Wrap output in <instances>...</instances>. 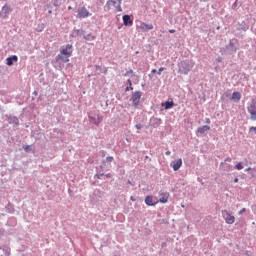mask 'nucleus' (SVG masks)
Instances as JSON below:
<instances>
[{"label":"nucleus","instance_id":"nucleus-1","mask_svg":"<svg viewBox=\"0 0 256 256\" xmlns=\"http://www.w3.org/2000/svg\"><path fill=\"white\" fill-rule=\"evenodd\" d=\"M195 67V62L193 60H183L180 63H178V73L180 75H189V71Z\"/></svg>","mask_w":256,"mask_h":256},{"label":"nucleus","instance_id":"nucleus-2","mask_svg":"<svg viewBox=\"0 0 256 256\" xmlns=\"http://www.w3.org/2000/svg\"><path fill=\"white\" fill-rule=\"evenodd\" d=\"M221 55H235L237 53V47H235V43L233 40H230L229 44L220 49Z\"/></svg>","mask_w":256,"mask_h":256},{"label":"nucleus","instance_id":"nucleus-3","mask_svg":"<svg viewBox=\"0 0 256 256\" xmlns=\"http://www.w3.org/2000/svg\"><path fill=\"white\" fill-rule=\"evenodd\" d=\"M141 97H143V92L141 91H135L132 93L130 101H132L133 107H135V109L139 107V103H141Z\"/></svg>","mask_w":256,"mask_h":256},{"label":"nucleus","instance_id":"nucleus-4","mask_svg":"<svg viewBox=\"0 0 256 256\" xmlns=\"http://www.w3.org/2000/svg\"><path fill=\"white\" fill-rule=\"evenodd\" d=\"M88 119H89V122L92 123L93 125L99 126L101 121H103V116L95 113H88Z\"/></svg>","mask_w":256,"mask_h":256},{"label":"nucleus","instance_id":"nucleus-5","mask_svg":"<svg viewBox=\"0 0 256 256\" xmlns=\"http://www.w3.org/2000/svg\"><path fill=\"white\" fill-rule=\"evenodd\" d=\"M248 113H250L251 121H256V100H252L250 105L247 107Z\"/></svg>","mask_w":256,"mask_h":256},{"label":"nucleus","instance_id":"nucleus-6","mask_svg":"<svg viewBox=\"0 0 256 256\" xmlns=\"http://www.w3.org/2000/svg\"><path fill=\"white\" fill-rule=\"evenodd\" d=\"M222 217L223 219L226 221V223L228 225H233V223H235V216H233L232 214H230L229 211L227 210H222Z\"/></svg>","mask_w":256,"mask_h":256},{"label":"nucleus","instance_id":"nucleus-7","mask_svg":"<svg viewBox=\"0 0 256 256\" xmlns=\"http://www.w3.org/2000/svg\"><path fill=\"white\" fill-rule=\"evenodd\" d=\"M61 55H64V57H71L73 55V45L67 44L66 46H63L60 49Z\"/></svg>","mask_w":256,"mask_h":256},{"label":"nucleus","instance_id":"nucleus-8","mask_svg":"<svg viewBox=\"0 0 256 256\" xmlns=\"http://www.w3.org/2000/svg\"><path fill=\"white\" fill-rule=\"evenodd\" d=\"M91 15H92L91 12H89V10L85 8V6L78 8V14H77L78 19H87V17H91Z\"/></svg>","mask_w":256,"mask_h":256},{"label":"nucleus","instance_id":"nucleus-9","mask_svg":"<svg viewBox=\"0 0 256 256\" xmlns=\"http://www.w3.org/2000/svg\"><path fill=\"white\" fill-rule=\"evenodd\" d=\"M4 117L7 123H9V125H14V127H19V118H17V116L6 114Z\"/></svg>","mask_w":256,"mask_h":256},{"label":"nucleus","instance_id":"nucleus-10","mask_svg":"<svg viewBox=\"0 0 256 256\" xmlns=\"http://www.w3.org/2000/svg\"><path fill=\"white\" fill-rule=\"evenodd\" d=\"M163 123V120L161 118H156L155 116L151 117L149 120L150 127H153L154 129H157L161 124Z\"/></svg>","mask_w":256,"mask_h":256},{"label":"nucleus","instance_id":"nucleus-11","mask_svg":"<svg viewBox=\"0 0 256 256\" xmlns=\"http://www.w3.org/2000/svg\"><path fill=\"white\" fill-rule=\"evenodd\" d=\"M123 25L125 27H133V19H131V16L128 14H125L122 16Z\"/></svg>","mask_w":256,"mask_h":256},{"label":"nucleus","instance_id":"nucleus-12","mask_svg":"<svg viewBox=\"0 0 256 256\" xmlns=\"http://www.w3.org/2000/svg\"><path fill=\"white\" fill-rule=\"evenodd\" d=\"M170 166L172 167L173 171H179V169H181L183 166V160L179 158L177 161H172Z\"/></svg>","mask_w":256,"mask_h":256},{"label":"nucleus","instance_id":"nucleus-13","mask_svg":"<svg viewBox=\"0 0 256 256\" xmlns=\"http://www.w3.org/2000/svg\"><path fill=\"white\" fill-rule=\"evenodd\" d=\"M18 61L19 57L17 55H12L6 58V65H8V67H13V65H15V63H17Z\"/></svg>","mask_w":256,"mask_h":256},{"label":"nucleus","instance_id":"nucleus-14","mask_svg":"<svg viewBox=\"0 0 256 256\" xmlns=\"http://www.w3.org/2000/svg\"><path fill=\"white\" fill-rule=\"evenodd\" d=\"M159 203H167V201H169V193L168 192H163V190H161L159 192Z\"/></svg>","mask_w":256,"mask_h":256},{"label":"nucleus","instance_id":"nucleus-15","mask_svg":"<svg viewBox=\"0 0 256 256\" xmlns=\"http://www.w3.org/2000/svg\"><path fill=\"white\" fill-rule=\"evenodd\" d=\"M145 204L148 207H155L157 205V201L153 200V196L148 195L145 198Z\"/></svg>","mask_w":256,"mask_h":256},{"label":"nucleus","instance_id":"nucleus-16","mask_svg":"<svg viewBox=\"0 0 256 256\" xmlns=\"http://www.w3.org/2000/svg\"><path fill=\"white\" fill-rule=\"evenodd\" d=\"M237 31H249V24L245 23V21L238 22Z\"/></svg>","mask_w":256,"mask_h":256},{"label":"nucleus","instance_id":"nucleus-17","mask_svg":"<svg viewBox=\"0 0 256 256\" xmlns=\"http://www.w3.org/2000/svg\"><path fill=\"white\" fill-rule=\"evenodd\" d=\"M161 107H164V109H166V111L169 109H173L175 107V102H173V101L162 102Z\"/></svg>","mask_w":256,"mask_h":256},{"label":"nucleus","instance_id":"nucleus-18","mask_svg":"<svg viewBox=\"0 0 256 256\" xmlns=\"http://www.w3.org/2000/svg\"><path fill=\"white\" fill-rule=\"evenodd\" d=\"M207 131H211V126L204 125L202 127H199L197 129L196 133H200V135H205V133H207Z\"/></svg>","mask_w":256,"mask_h":256},{"label":"nucleus","instance_id":"nucleus-19","mask_svg":"<svg viewBox=\"0 0 256 256\" xmlns=\"http://www.w3.org/2000/svg\"><path fill=\"white\" fill-rule=\"evenodd\" d=\"M230 99L234 101V103H239L241 101V94L239 92H233Z\"/></svg>","mask_w":256,"mask_h":256},{"label":"nucleus","instance_id":"nucleus-20","mask_svg":"<svg viewBox=\"0 0 256 256\" xmlns=\"http://www.w3.org/2000/svg\"><path fill=\"white\" fill-rule=\"evenodd\" d=\"M220 167H221V169L223 171H231L233 166L231 164H227V163L221 162L220 163Z\"/></svg>","mask_w":256,"mask_h":256},{"label":"nucleus","instance_id":"nucleus-21","mask_svg":"<svg viewBox=\"0 0 256 256\" xmlns=\"http://www.w3.org/2000/svg\"><path fill=\"white\" fill-rule=\"evenodd\" d=\"M141 29H143L144 31H151L153 30V24L142 23Z\"/></svg>","mask_w":256,"mask_h":256},{"label":"nucleus","instance_id":"nucleus-22","mask_svg":"<svg viewBox=\"0 0 256 256\" xmlns=\"http://www.w3.org/2000/svg\"><path fill=\"white\" fill-rule=\"evenodd\" d=\"M7 213L13 214L15 213V206L12 203H8L6 206Z\"/></svg>","mask_w":256,"mask_h":256},{"label":"nucleus","instance_id":"nucleus-23","mask_svg":"<svg viewBox=\"0 0 256 256\" xmlns=\"http://www.w3.org/2000/svg\"><path fill=\"white\" fill-rule=\"evenodd\" d=\"M53 3V7H56L57 9H59V7H61L63 5V1L65 0H51Z\"/></svg>","mask_w":256,"mask_h":256},{"label":"nucleus","instance_id":"nucleus-24","mask_svg":"<svg viewBox=\"0 0 256 256\" xmlns=\"http://www.w3.org/2000/svg\"><path fill=\"white\" fill-rule=\"evenodd\" d=\"M64 57H65V56H63V54H61V52H60V54H58V55L55 57V59L52 60V63H59L60 61L63 62Z\"/></svg>","mask_w":256,"mask_h":256},{"label":"nucleus","instance_id":"nucleus-25","mask_svg":"<svg viewBox=\"0 0 256 256\" xmlns=\"http://www.w3.org/2000/svg\"><path fill=\"white\" fill-rule=\"evenodd\" d=\"M2 11H3L5 17H7V15H9V12L11 11V7L7 6V4H5V5L2 7Z\"/></svg>","mask_w":256,"mask_h":256},{"label":"nucleus","instance_id":"nucleus-26","mask_svg":"<svg viewBox=\"0 0 256 256\" xmlns=\"http://www.w3.org/2000/svg\"><path fill=\"white\" fill-rule=\"evenodd\" d=\"M52 65L55 67V69H57L58 71H61V69H63V67H65V65L62 62H58V63H52Z\"/></svg>","mask_w":256,"mask_h":256},{"label":"nucleus","instance_id":"nucleus-27","mask_svg":"<svg viewBox=\"0 0 256 256\" xmlns=\"http://www.w3.org/2000/svg\"><path fill=\"white\" fill-rule=\"evenodd\" d=\"M83 39H85V41H95V36H93V34L89 33L87 35H84Z\"/></svg>","mask_w":256,"mask_h":256},{"label":"nucleus","instance_id":"nucleus-28","mask_svg":"<svg viewBox=\"0 0 256 256\" xmlns=\"http://www.w3.org/2000/svg\"><path fill=\"white\" fill-rule=\"evenodd\" d=\"M2 251H3L4 255H6V256L11 255V248H9V246H4L2 248Z\"/></svg>","mask_w":256,"mask_h":256},{"label":"nucleus","instance_id":"nucleus-29","mask_svg":"<svg viewBox=\"0 0 256 256\" xmlns=\"http://www.w3.org/2000/svg\"><path fill=\"white\" fill-rule=\"evenodd\" d=\"M113 161H115L113 156H107L106 159L102 161V163H113Z\"/></svg>","mask_w":256,"mask_h":256},{"label":"nucleus","instance_id":"nucleus-30","mask_svg":"<svg viewBox=\"0 0 256 256\" xmlns=\"http://www.w3.org/2000/svg\"><path fill=\"white\" fill-rule=\"evenodd\" d=\"M104 11H111V0H108L104 6Z\"/></svg>","mask_w":256,"mask_h":256},{"label":"nucleus","instance_id":"nucleus-31","mask_svg":"<svg viewBox=\"0 0 256 256\" xmlns=\"http://www.w3.org/2000/svg\"><path fill=\"white\" fill-rule=\"evenodd\" d=\"M23 149L25 153H31V151H33V147H31V145L23 146Z\"/></svg>","mask_w":256,"mask_h":256},{"label":"nucleus","instance_id":"nucleus-32","mask_svg":"<svg viewBox=\"0 0 256 256\" xmlns=\"http://www.w3.org/2000/svg\"><path fill=\"white\" fill-rule=\"evenodd\" d=\"M245 166H243V162H239L234 166V169H237L238 171H241Z\"/></svg>","mask_w":256,"mask_h":256},{"label":"nucleus","instance_id":"nucleus-33","mask_svg":"<svg viewBox=\"0 0 256 256\" xmlns=\"http://www.w3.org/2000/svg\"><path fill=\"white\" fill-rule=\"evenodd\" d=\"M45 29V25L42 23V24H39L36 31L38 33H41L43 30Z\"/></svg>","mask_w":256,"mask_h":256},{"label":"nucleus","instance_id":"nucleus-34","mask_svg":"<svg viewBox=\"0 0 256 256\" xmlns=\"http://www.w3.org/2000/svg\"><path fill=\"white\" fill-rule=\"evenodd\" d=\"M74 33L76 34V35H83V33H85V30H83V29H78V30H74Z\"/></svg>","mask_w":256,"mask_h":256},{"label":"nucleus","instance_id":"nucleus-35","mask_svg":"<svg viewBox=\"0 0 256 256\" xmlns=\"http://www.w3.org/2000/svg\"><path fill=\"white\" fill-rule=\"evenodd\" d=\"M129 75H133V69H129L126 73L123 74V77H128Z\"/></svg>","mask_w":256,"mask_h":256},{"label":"nucleus","instance_id":"nucleus-36","mask_svg":"<svg viewBox=\"0 0 256 256\" xmlns=\"http://www.w3.org/2000/svg\"><path fill=\"white\" fill-rule=\"evenodd\" d=\"M103 176H105V173H96V174L94 175V177H95L96 179H101Z\"/></svg>","mask_w":256,"mask_h":256},{"label":"nucleus","instance_id":"nucleus-37","mask_svg":"<svg viewBox=\"0 0 256 256\" xmlns=\"http://www.w3.org/2000/svg\"><path fill=\"white\" fill-rule=\"evenodd\" d=\"M95 69H96V71H98V72H97V75H100V74H101V71H102L101 66L95 65Z\"/></svg>","mask_w":256,"mask_h":256},{"label":"nucleus","instance_id":"nucleus-38","mask_svg":"<svg viewBox=\"0 0 256 256\" xmlns=\"http://www.w3.org/2000/svg\"><path fill=\"white\" fill-rule=\"evenodd\" d=\"M243 213H247V208H242V209L238 212V215H243Z\"/></svg>","mask_w":256,"mask_h":256},{"label":"nucleus","instance_id":"nucleus-39","mask_svg":"<svg viewBox=\"0 0 256 256\" xmlns=\"http://www.w3.org/2000/svg\"><path fill=\"white\" fill-rule=\"evenodd\" d=\"M251 177H256V169L253 168L250 172Z\"/></svg>","mask_w":256,"mask_h":256},{"label":"nucleus","instance_id":"nucleus-40","mask_svg":"<svg viewBox=\"0 0 256 256\" xmlns=\"http://www.w3.org/2000/svg\"><path fill=\"white\" fill-rule=\"evenodd\" d=\"M99 154H100V157H105V155H107V152L105 151V150H101L100 152H99Z\"/></svg>","mask_w":256,"mask_h":256},{"label":"nucleus","instance_id":"nucleus-41","mask_svg":"<svg viewBox=\"0 0 256 256\" xmlns=\"http://www.w3.org/2000/svg\"><path fill=\"white\" fill-rule=\"evenodd\" d=\"M135 129H137L138 131H140V129H143V125H142V124H136V125H135Z\"/></svg>","mask_w":256,"mask_h":256},{"label":"nucleus","instance_id":"nucleus-42","mask_svg":"<svg viewBox=\"0 0 256 256\" xmlns=\"http://www.w3.org/2000/svg\"><path fill=\"white\" fill-rule=\"evenodd\" d=\"M116 11H117L118 13H121V12L123 11V9L121 8V5H117V6H116Z\"/></svg>","mask_w":256,"mask_h":256},{"label":"nucleus","instance_id":"nucleus-43","mask_svg":"<svg viewBox=\"0 0 256 256\" xmlns=\"http://www.w3.org/2000/svg\"><path fill=\"white\" fill-rule=\"evenodd\" d=\"M238 0H236L233 4H232V9L235 11V9H237V3Z\"/></svg>","mask_w":256,"mask_h":256},{"label":"nucleus","instance_id":"nucleus-44","mask_svg":"<svg viewBox=\"0 0 256 256\" xmlns=\"http://www.w3.org/2000/svg\"><path fill=\"white\" fill-rule=\"evenodd\" d=\"M62 63H69V57L64 56Z\"/></svg>","mask_w":256,"mask_h":256},{"label":"nucleus","instance_id":"nucleus-45","mask_svg":"<svg viewBox=\"0 0 256 256\" xmlns=\"http://www.w3.org/2000/svg\"><path fill=\"white\" fill-rule=\"evenodd\" d=\"M164 69H165V67L159 68L158 71H157V74H158V75H161V73H163V70H164Z\"/></svg>","mask_w":256,"mask_h":256},{"label":"nucleus","instance_id":"nucleus-46","mask_svg":"<svg viewBox=\"0 0 256 256\" xmlns=\"http://www.w3.org/2000/svg\"><path fill=\"white\" fill-rule=\"evenodd\" d=\"M231 161H233V159H231V157H227V158L224 160V163H231Z\"/></svg>","mask_w":256,"mask_h":256},{"label":"nucleus","instance_id":"nucleus-47","mask_svg":"<svg viewBox=\"0 0 256 256\" xmlns=\"http://www.w3.org/2000/svg\"><path fill=\"white\" fill-rule=\"evenodd\" d=\"M249 131H250V133H251V131H253L255 133V135H256V127L255 126L250 127Z\"/></svg>","mask_w":256,"mask_h":256},{"label":"nucleus","instance_id":"nucleus-48","mask_svg":"<svg viewBox=\"0 0 256 256\" xmlns=\"http://www.w3.org/2000/svg\"><path fill=\"white\" fill-rule=\"evenodd\" d=\"M125 91L127 92V91H133V86H127L126 88H125Z\"/></svg>","mask_w":256,"mask_h":256},{"label":"nucleus","instance_id":"nucleus-49","mask_svg":"<svg viewBox=\"0 0 256 256\" xmlns=\"http://www.w3.org/2000/svg\"><path fill=\"white\" fill-rule=\"evenodd\" d=\"M44 9H53V6L50 5V4H46V5L44 6Z\"/></svg>","mask_w":256,"mask_h":256},{"label":"nucleus","instance_id":"nucleus-50","mask_svg":"<svg viewBox=\"0 0 256 256\" xmlns=\"http://www.w3.org/2000/svg\"><path fill=\"white\" fill-rule=\"evenodd\" d=\"M110 5H112L113 7H115V5H117V1H115V0H110Z\"/></svg>","mask_w":256,"mask_h":256},{"label":"nucleus","instance_id":"nucleus-51","mask_svg":"<svg viewBox=\"0 0 256 256\" xmlns=\"http://www.w3.org/2000/svg\"><path fill=\"white\" fill-rule=\"evenodd\" d=\"M94 195H99V197H101V191L95 190V191H94Z\"/></svg>","mask_w":256,"mask_h":256},{"label":"nucleus","instance_id":"nucleus-52","mask_svg":"<svg viewBox=\"0 0 256 256\" xmlns=\"http://www.w3.org/2000/svg\"><path fill=\"white\" fill-rule=\"evenodd\" d=\"M205 123H206L207 125H211V119L206 118V119H205Z\"/></svg>","mask_w":256,"mask_h":256},{"label":"nucleus","instance_id":"nucleus-53","mask_svg":"<svg viewBox=\"0 0 256 256\" xmlns=\"http://www.w3.org/2000/svg\"><path fill=\"white\" fill-rule=\"evenodd\" d=\"M221 61H223V58L221 57L216 58V63H221Z\"/></svg>","mask_w":256,"mask_h":256},{"label":"nucleus","instance_id":"nucleus-54","mask_svg":"<svg viewBox=\"0 0 256 256\" xmlns=\"http://www.w3.org/2000/svg\"><path fill=\"white\" fill-rule=\"evenodd\" d=\"M127 83H128L129 86H133V81H131V79H128Z\"/></svg>","mask_w":256,"mask_h":256},{"label":"nucleus","instance_id":"nucleus-55","mask_svg":"<svg viewBox=\"0 0 256 256\" xmlns=\"http://www.w3.org/2000/svg\"><path fill=\"white\" fill-rule=\"evenodd\" d=\"M105 177H106L107 179H111V173L105 174Z\"/></svg>","mask_w":256,"mask_h":256},{"label":"nucleus","instance_id":"nucleus-56","mask_svg":"<svg viewBox=\"0 0 256 256\" xmlns=\"http://www.w3.org/2000/svg\"><path fill=\"white\" fill-rule=\"evenodd\" d=\"M38 94H39V93L37 92V90H35V91L32 93V95H34V97H37Z\"/></svg>","mask_w":256,"mask_h":256},{"label":"nucleus","instance_id":"nucleus-57","mask_svg":"<svg viewBox=\"0 0 256 256\" xmlns=\"http://www.w3.org/2000/svg\"><path fill=\"white\" fill-rule=\"evenodd\" d=\"M168 32L173 34V33H175V29H170V30H168Z\"/></svg>","mask_w":256,"mask_h":256},{"label":"nucleus","instance_id":"nucleus-58","mask_svg":"<svg viewBox=\"0 0 256 256\" xmlns=\"http://www.w3.org/2000/svg\"><path fill=\"white\" fill-rule=\"evenodd\" d=\"M53 14V10L48 9V15H52Z\"/></svg>","mask_w":256,"mask_h":256},{"label":"nucleus","instance_id":"nucleus-59","mask_svg":"<svg viewBox=\"0 0 256 256\" xmlns=\"http://www.w3.org/2000/svg\"><path fill=\"white\" fill-rule=\"evenodd\" d=\"M127 184H128V185H132V187H133V182H131V180H128V181H127Z\"/></svg>","mask_w":256,"mask_h":256},{"label":"nucleus","instance_id":"nucleus-60","mask_svg":"<svg viewBox=\"0 0 256 256\" xmlns=\"http://www.w3.org/2000/svg\"><path fill=\"white\" fill-rule=\"evenodd\" d=\"M165 155H167V156L171 155V151H166Z\"/></svg>","mask_w":256,"mask_h":256},{"label":"nucleus","instance_id":"nucleus-61","mask_svg":"<svg viewBox=\"0 0 256 256\" xmlns=\"http://www.w3.org/2000/svg\"><path fill=\"white\" fill-rule=\"evenodd\" d=\"M245 171H253V169L249 167V168H246Z\"/></svg>","mask_w":256,"mask_h":256},{"label":"nucleus","instance_id":"nucleus-62","mask_svg":"<svg viewBox=\"0 0 256 256\" xmlns=\"http://www.w3.org/2000/svg\"><path fill=\"white\" fill-rule=\"evenodd\" d=\"M130 201H136L135 197L131 196Z\"/></svg>","mask_w":256,"mask_h":256},{"label":"nucleus","instance_id":"nucleus-63","mask_svg":"<svg viewBox=\"0 0 256 256\" xmlns=\"http://www.w3.org/2000/svg\"><path fill=\"white\" fill-rule=\"evenodd\" d=\"M234 183H239V178H235Z\"/></svg>","mask_w":256,"mask_h":256},{"label":"nucleus","instance_id":"nucleus-64","mask_svg":"<svg viewBox=\"0 0 256 256\" xmlns=\"http://www.w3.org/2000/svg\"><path fill=\"white\" fill-rule=\"evenodd\" d=\"M151 73H157V69H152Z\"/></svg>","mask_w":256,"mask_h":256}]
</instances>
